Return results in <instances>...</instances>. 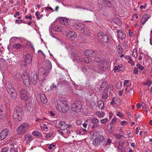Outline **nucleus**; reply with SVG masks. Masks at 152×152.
<instances>
[{
    "label": "nucleus",
    "mask_w": 152,
    "mask_h": 152,
    "mask_svg": "<svg viewBox=\"0 0 152 152\" xmlns=\"http://www.w3.org/2000/svg\"><path fill=\"white\" fill-rule=\"evenodd\" d=\"M100 142H99V141L96 138L95 139L93 142V144L95 146H97L99 145V144Z\"/></svg>",
    "instance_id": "obj_36"
},
{
    "label": "nucleus",
    "mask_w": 152,
    "mask_h": 152,
    "mask_svg": "<svg viewBox=\"0 0 152 152\" xmlns=\"http://www.w3.org/2000/svg\"><path fill=\"white\" fill-rule=\"evenodd\" d=\"M111 142V140L109 138H108L107 140V142L106 143V145H109Z\"/></svg>",
    "instance_id": "obj_53"
},
{
    "label": "nucleus",
    "mask_w": 152,
    "mask_h": 152,
    "mask_svg": "<svg viewBox=\"0 0 152 152\" xmlns=\"http://www.w3.org/2000/svg\"><path fill=\"white\" fill-rule=\"evenodd\" d=\"M116 115L120 118H122L124 116L123 115L119 112H118L117 113Z\"/></svg>",
    "instance_id": "obj_54"
},
{
    "label": "nucleus",
    "mask_w": 152,
    "mask_h": 152,
    "mask_svg": "<svg viewBox=\"0 0 152 152\" xmlns=\"http://www.w3.org/2000/svg\"><path fill=\"white\" fill-rule=\"evenodd\" d=\"M31 76V82L34 85H35L38 82V76L36 72L32 73Z\"/></svg>",
    "instance_id": "obj_12"
},
{
    "label": "nucleus",
    "mask_w": 152,
    "mask_h": 152,
    "mask_svg": "<svg viewBox=\"0 0 152 152\" xmlns=\"http://www.w3.org/2000/svg\"><path fill=\"white\" fill-rule=\"evenodd\" d=\"M151 18V15L147 14L144 15L141 20V23L142 25H143L148 20V19Z\"/></svg>",
    "instance_id": "obj_20"
},
{
    "label": "nucleus",
    "mask_w": 152,
    "mask_h": 152,
    "mask_svg": "<svg viewBox=\"0 0 152 152\" xmlns=\"http://www.w3.org/2000/svg\"><path fill=\"white\" fill-rule=\"evenodd\" d=\"M108 96V94L107 93H103L102 95V99H105L107 98Z\"/></svg>",
    "instance_id": "obj_46"
},
{
    "label": "nucleus",
    "mask_w": 152,
    "mask_h": 152,
    "mask_svg": "<svg viewBox=\"0 0 152 152\" xmlns=\"http://www.w3.org/2000/svg\"><path fill=\"white\" fill-rule=\"evenodd\" d=\"M116 122V120L115 119L113 118L112 120V121L110 122V124H114Z\"/></svg>",
    "instance_id": "obj_64"
},
{
    "label": "nucleus",
    "mask_w": 152,
    "mask_h": 152,
    "mask_svg": "<svg viewBox=\"0 0 152 152\" xmlns=\"http://www.w3.org/2000/svg\"><path fill=\"white\" fill-rule=\"evenodd\" d=\"M27 92L24 89H21L20 92V95L21 98L24 101H26L28 99V97L27 95Z\"/></svg>",
    "instance_id": "obj_9"
},
{
    "label": "nucleus",
    "mask_w": 152,
    "mask_h": 152,
    "mask_svg": "<svg viewBox=\"0 0 152 152\" xmlns=\"http://www.w3.org/2000/svg\"><path fill=\"white\" fill-rule=\"evenodd\" d=\"M32 135L34 136H39L40 134V133L37 131H34L32 132Z\"/></svg>",
    "instance_id": "obj_40"
},
{
    "label": "nucleus",
    "mask_w": 152,
    "mask_h": 152,
    "mask_svg": "<svg viewBox=\"0 0 152 152\" xmlns=\"http://www.w3.org/2000/svg\"><path fill=\"white\" fill-rule=\"evenodd\" d=\"M7 151L8 150L7 148H4L2 149L1 152H7Z\"/></svg>",
    "instance_id": "obj_58"
},
{
    "label": "nucleus",
    "mask_w": 152,
    "mask_h": 152,
    "mask_svg": "<svg viewBox=\"0 0 152 152\" xmlns=\"http://www.w3.org/2000/svg\"><path fill=\"white\" fill-rule=\"evenodd\" d=\"M6 88L9 94L15 91L11 83L7 82L5 85Z\"/></svg>",
    "instance_id": "obj_13"
},
{
    "label": "nucleus",
    "mask_w": 152,
    "mask_h": 152,
    "mask_svg": "<svg viewBox=\"0 0 152 152\" xmlns=\"http://www.w3.org/2000/svg\"><path fill=\"white\" fill-rule=\"evenodd\" d=\"M116 51L118 53H121L123 51V48L122 46L119 45H118L117 47Z\"/></svg>",
    "instance_id": "obj_29"
},
{
    "label": "nucleus",
    "mask_w": 152,
    "mask_h": 152,
    "mask_svg": "<svg viewBox=\"0 0 152 152\" xmlns=\"http://www.w3.org/2000/svg\"><path fill=\"white\" fill-rule=\"evenodd\" d=\"M140 55L139 56V58H138L140 60H141L142 58V57L141 55H144L145 54L144 53H143L142 52H141L140 53Z\"/></svg>",
    "instance_id": "obj_57"
},
{
    "label": "nucleus",
    "mask_w": 152,
    "mask_h": 152,
    "mask_svg": "<svg viewBox=\"0 0 152 152\" xmlns=\"http://www.w3.org/2000/svg\"><path fill=\"white\" fill-rule=\"evenodd\" d=\"M90 107L91 108H93L94 107L95 105V103L94 102L91 101L90 103Z\"/></svg>",
    "instance_id": "obj_49"
},
{
    "label": "nucleus",
    "mask_w": 152,
    "mask_h": 152,
    "mask_svg": "<svg viewBox=\"0 0 152 152\" xmlns=\"http://www.w3.org/2000/svg\"><path fill=\"white\" fill-rule=\"evenodd\" d=\"M53 134V133L52 132L48 134H45L44 136L46 138L49 139L51 137Z\"/></svg>",
    "instance_id": "obj_38"
},
{
    "label": "nucleus",
    "mask_w": 152,
    "mask_h": 152,
    "mask_svg": "<svg viewBox=\"0 0 152 152\" xmlns=\"http://www.w3.org/2000/svg\"><path fill=\"white\" fill-rule=\"evenodd\" d=\"M107 86V83L106 82H104L101 85L100 88L101 90H104L106 88V87Z\"/></svg>",
    "instance_id": "obj_32"
},
{
    "label": "nucleus",
    "mask_w": 152,
    "mask_h": 152,
    "mask_svg": "<svg viewBox=\"0 0 152 152\" xmlns=\"http://www.w3.org/2000/svg\"><path fill=\"white\" fill-rule=\"evenodd\" d=\"M72 24L73 28L78 30H83L85 27L84 25L80 23L78 20H74Z\"/></svg>",
    "instance_id": "obj_8"
},
{
    "label": "nucleus",
    "mask_w": 152,
    "mask_h": 152,
    "mask_svg": "<svg viewBox=\"0 0 152 152\" xmlns=\"http://www.w3.org/2000/svg\"><path fill=\"white\" fill-rule=\"evenodd\" d=\"M107 120H108L107 118H105L101 119L100 120V121L101 124H105L106 123Z\"/></svg>",
    "instance_id": "obj_45"
},
{
    "label": "nucleus",
    "mask_w": 152,
    "mask_h": 152,
    "mask_svg": "<svg viewBox=\"0 0 152 152\" xmlns=\"http://www.w3.org/2000/svg\"><path fill=\"white\" fill-rule=\"evenodd\" d=\"M72 110L75 112H78L80 111L82 109V105L81 102L77 101L75 103L71 105Z\"/></svg>",
    "instance_id": "obj_6"
},
{
    "label": "nucleus",
    "mask_w": 152,
    "mask_h": 152,
    "mask_svg": "<svg viewBox=\"0 0 152 152\" xmlns=\"http://www.w3.org/2000/svg\"><path fill=\"white\" fill-rule=\"evenodd\" d=\"M91 122L93 124L91 126L92 129L100 126V125L98 124L99 123L98 120L96 118H94L91 119Z\"/></svg>",
    "instance_id": "obj_11"
},
{
    "label": "nucleus",
    "mask_w": 152,
    "mask_h": 152,
    "mask_svg": "<svg viewBox=\"0 0 152 152\" xmlns=\"http://www.w3.org/2000/svg\"><path fill=\"white\" fill-rule=\"evenodd\" d=\"M123 144V142L119 143V145H118V148L119 152H125V150L124 148L122 146Z\"/></svg>",
    "instance_id": "obj_27"
},
{
    "label": "nucleus",
    "mask_w": 152,
    "mask_h": 152,
    "mask_svg": "<svg viewBox=\"0 0 152 152\" xmlns=\"http://www.w3.org/2000/svg\"><path fill=\"white\" fill-rule=\"evenodd\" d=\"M122 86V84L121 81H119L117 83L116 88L117 89H119L121 88Z\"/></svg>",
    "instance_id": "obj_37"
},
{
    "label": "nucleus",
    "mask_w": 152,
    "mask_h": 152,
    "mask_svg": "<svg viewBox=\"0 0 152 152\" xmlns=\"http://www.w3.org/2000/svg\"><path fill=\"white\" fill-rule=\"evenodd\" d=\"M10 152H18L17 148H12L10 150Z\"/></svg>",
    "instance_id": "obj_47"
},
{
    "label": "nucleus",
    "mask_w": 152,
    "mask_h": 152,
    "mask_svg": "<svg viewBox=\"0 0 152 152\" xmlns=\"http://www.w3.org/2000/svg\"><path fill=\"white\" fill-rule=\"evenodd\" d=\"M37 98H40L41 101L44 104L47 103V100L46 97L44 94L43 93H40L37 95Z\"/></svg>",
    "instance_id": "obj_17"
},
{
    "label": "nucleus",
    "mask_w": 152,
    "mask_h": 152,
    "mask_svg": "<svg viewBox=\"0 0 152 152\" xmlns=\"http://www.w3.org/2000/svg\"><path fill=\"white\" fill-rule=\"evenodd\" d=\"M99 141V142H102V141L104 140V138L103 136L100 135L96 138Z\"/></svg>",
    "instance_id": "obj_43"
},
{
    "label": "nucleus",
    "mask_w": 152,
    "mask_h": 152,
    "mask_svg": "<svg viewBox=\"0 0 152 152\" xmlns=\"http://www.w3.org/2000/svg\"><path fill=\"white\" fill-rule=\"evenodd\" d=\"M35 15L36 16L38 20L40 18H42L43 16V15L40 14L38 12H36L35 13Z\"/></svg>",
    "instance_id": "obj_44"
},
{
    "label": "nucleus",
    "mask_w": 152,
    "mask_h": 152,
    "mask_svg": "<svg viewBox=\"0 0 152 152\" xmlns=\"http://www.w3.org/2000/svg\"><path fill=\"white\" fill-rule=\"evenodd\" d=\"M94 62L97 66L95 67V70L98 72H99V69H102L104 67L106 63L105 61L103 58L99 57H96Z\"/></svg>",
    "instance_id": "obj_2"
},
{
    "label": "nucleus",
    "mask_w": 152,
    "mask_h": 152,
    "mask_svg": "<svg viewBox=\"0 0 152 152\" xmlns=\"http://www.w3.org/2000/svg\"><path fill=\"white\" fill-rule=\"evenodd\" d=\"M121 102V100L118 97H114L110 102V104L112 105H114L115 104L117 105H119Z\"/></svg>",
    "instance_id": "obj_21"
},
{
    "label": "nucleus",
    "mask_w": 152,
    "mask_h": 152,
    "mask_svg": "<svg viewBox=\"0 0 152 152\" xmlns=\"http://www.w3.org/2000/svg\"><path fill=\"white\" fill-rule=\"evenodd\" d=\"M138 70L137 68H134L133 70V73L135 75H137L138 74Z\"/></svg>",
    "instance_id": "obj_51"
},
{
    "label": "nucleus",
    "mask_w": 152,
    "mask_h": 152,
    "mask_svg": "<svg viewBox=\"0 0 152 152\" xmlns=\"http://www.w3.org/2000/svg\"><path fill=\"white\" fill-rule=\"evenodd\" d=\"M3 114L2 109L0 108V118H1V116L3 115Z\"/></svg>",
    "instance_id": "obj_62"
},
{
    "label": "nucleus",
    "mask_w": 152,
    "mask_h": 152,
    "mask_svg": "<svg viewBox=\"0 0 152 152\" xmlns=\"http://www.w3.org/2000/svg\"><path fill=\"white\" fill-rule=\"evenodd\" d=\"M8 134V131L4 129L0 133V140H2L5 139L7 136Z\"/></svg>",
    "instance_id": "obj_16"
},
{
    "label": "nucleus",
    "mask_w": 152,
    "mask_h": 152,
    "mask_svg": "<svg viewBox=\"0 0 152 152\" xmlns=\"http://www.w3.org/2000/svg\"><path fill=\"white\" fill-rule=\"evenodd\" d=\"M115 136L116 138L118 139H120L121 137V135L119 134H116Z\"/></svg>",
    "instance_id": "obj_59"
},
{
    "label": "nucleus",
    "mask_w": 152,
    "mask_h": 152,
    "mask_svg": "<svg viewBox=\"0 0 152 152\" xmlns=\"http://www.w3.org/2000/svg\"><path fill=\"white\" fill-rule=\"evenodd\" d=\"M96 54V52L92 50H88L85 52V54L87 56L94 57Z\"/></svg>",
    "instance_id": "obj_14"
},
{
    "label": "nucleus",
    "mask_w": 152,
    "mask_h": 152,
    "mask_svg": "<svg viewBox=\"0 0 152 152\" xmlns=\"http://www.w3.org/2000/svg\"><path fill=\"white\" fill-rule=\"evenodd\" d=\"M123 92V90L119 91L118 92V94L119 96H121L122 95Z\"/></svg>",
    "instance_id": "obj_61"
},
{
    "label": "nucleus",
    "mask_w": 152,
    "mask_h": 152,
    "mask_svg": "<svg viewBox=\"0 0 152 152\" xmlns=\"http://www.w3.org/2000/svg\"><path fill=\"white\" fill-rule=\"evenodd\" d=\"M136 66L141 71H142L144 68V66L139 63L137 64Z\"/></svg>",
    "instance_id": "obj_41"
},
{
    "label": "nucleus",
    "mask_w": 152,
    "mask_h": 152,
    "mask_svg": "<svg viewBox=\"0 0 152 152\" xmlns=\"http://www.w3.org/2000/svg\"><path fill=\"white\" fill-rule=\"evenodd\" d=\"M98 38L99 39L100 41L102 42L108 43L110 42V39L109 36L104 34V33L102 32H100L98 33Z\"/></svg>",
    "instance_id": "obj_5"
},
{
    "label": "nucleus",
    "mask_w": 152,
    "mask_h": 152,
    "mask_svg": "<svg viewBox=\"0 0 152 152\" xmlns=\"http://www.w3.org/2000/svg\"><path fill=\"white\" fill-rule=\"evenodd\" d=\"M67 37L68 39L71 40H73L77 37L76 33L74 31H70L67 34Z\"/></svg>",
    "instance_id": "obj_10"
},
{
    "label": "nucleus",
    "mask_w": 152,
    "mask_h": 152,
    "mask_svg": "<svg viewBox=\"0 0 152 152\" xmlns=\"http://www.w3.org/2000/svg\"><path fill=\"white\" fill-rule=\"evenodd\" d=\"M116 31L118 38H120L121 39L123 40L126 37V34L121 30H117Z\"/></svg>",
    "instance_id": "obj_19"
},
{
    "label": "nucleus",
    "mask_w": 152,
    "mask_h": 152,
    "mask_svg": "<svg viewBox=\"0 0 152 152\" xmlns=\"http://www.w3.org/2000/svg\"><path fill=\"white\" fill-rule=\"evenodd\" d=\"M6 61L3 58L0 59V67L4 66L6 63Z\"/></svg>",
    "instance_id": "obj_35"
},
{
    "label": "nucleus",
    "mask_w": 152,
    "mask_h": 152,
    "mask_svg": "<svg viewBox=\"0 0 152 152\" xmlns=\"http://www.w3.org/2000/svg\"><path fill=\"white\" fill-rule=\"evenodd\" d=\"M127 123V122L125 121H121L120 123L121 125H124Z\"/></svg>",
    "instance_id": "obj_63"
},
{
    "label": "nucleus",
    "mask_w": 152,
    "mask_h": 152,
    "mask_svg": "<svg viewBox=\"0 0 152 152\" xmlns=\"http://www.w3.org/2000/svg\"><path fill=\"white\" fill-rule=\"evenodd\" d=\"M23 114V113L22 109L16 107L14 110L13 117L15 119L20 121L22 119Z\"/></svg>",
    "instance_id": "obj_3"
},
{
    "label": "nucleus",
    "mask_w": 152,
    "mask_h": 152,
    "mask_svg": "<svg viewBox=\"0 0 152 152\" xmlns=\"http://www.w3.org/2000/svg\"><path fill=\"white\" fill-rule=\"evenodd\" d=\"M56 146V145H54L52 143L49 145L48 147V148L50 150H51L53 147H54Z\"/></svg>",
    "instance_id": "obj_55"
},
{
    "label": "nucleus",
    "mask_w": 152,
    "mask_h": 152,
    "mask_svg": "<svg viewBox=\"0 0 152 152\" xmlns=\"http://www.w3.org/2000/svg\"><path fill=\"white\" fill-rule=\"evenodd\" d=\"M30 64H28L26 62V61H22L20 62V65L23 68H26L27 67L28 65Z\"/></svg>",
    "instance_id": "obj_25"
},
{
    "label": "nucleus",
    "mask_w": 152,
    "mask_h": 152,
    "mask_svg": "<svg viewBox=\"0 0 152 152\" xmlns=\"http://www.w3.org/2000/svg\"><path fill=\"white\" fill-rule=\"evenodd\" d=\"M22 78L23 80L24 84L28 87L30 85V80L29 75L26 72H24L22 76Z\"/></svg>",
    "instance_id": "obj_7"
},
{
    "label": "nucleus",
    "mask_w": 152,
    "mask_h": 152,
    "mask_svg": "<svg viewBox=\"0 0 152 152\" xmlns=\"http://www.w3.org/2000/svg\"><path fill=\"white\" fill-rule=\"evenodd\" d=\"M12 92V93H9L10 94V96L13 99H15L16 98L17 96V94L14 91Z\"/></svg>",
    "instance_id": "obj_33"
},
{
    "label": "nucleus",
    "mask_w": 152,
    "mask_h": 152,
    "mask_svg": "<svg viewBox=\"0 0 152 152\" xmlns=\"http://www.w3.org/2000/svg\"><path fill=\"white\" fill-rule=\"evenodd\" d=\"M13 48L16 50L20 49L22 47V45L19 43L14 44L12 45Z\"/></svg>",
    "instance_id": "obj_28"
},
{
    "label": "nucleus",
    "mask_w": 152,
    "mask_h": 152,
    "mask_svg": "<svg viewBox=\"0 0 152 152\" xmlns=\"http://www.w3.org/2000/svg\"><path fill=\"white\" fill-rule=\"evenodd\" d=\"M96 114L98 117L101 118L103 117L105 115V113L102 111L97 112L96 113Z\"/></svg>",
    "instance_id": "obj_30"
},
{
    "label": "nucleus",
    "mask_w": 152,
    "mask_h": 152,
    "mask_svg": "<svg viewBox=\"0 0 152 152\" xmlns=\"http://www.w3.org/2000/svg\"><path fill=\"white\" fill-rule=\"evenodd\" d=\"M68 128V129H71L72 130V129L74 127V126L73 125L69 124H68L67 125Z\"/></svg>",
    "instance_id": "obj_52"
},
{
    "label": "nucleus",
    "mask_w": 152,
    "mask_h": 152,
    "mask_svg": "<svg viewBox=\"0 0 152 152\" xmlns=\"http://www.w3.org/2000/svg\"><path fill=\"white\" fill-rule=\"evenodd\" d=\"M26 103H27V102ZM28 105H29V104H28ZM26 107L27 110L28 111H30L31 110V106L30 104H29V105H28L27 103H26Z\"/></svg>",
    "instance_id": "obj_48"
},
{
    "label": "nucleus",
    "mask_w": 152,
    "mask_h": 152,
    "mask_svg": "<svg viewBox=\"0 0 152 152\" xmlns=\"http://www.w3.org/2000/svg\"><path fill=\"white\" fill-rule=\"evenodd\" d=\"M56 108L59 112L65 113L69 110V107L66 101L60 100L57 102Z\"/></svg>",
    "instance_id": "obj_1"
},
{
    "label": "nucleus",
    "mask_w": 152,
    "mask_h": 152,
    "mask_svg": "<svg viewBox=\"0 0 152 152\" xmlns=\"http://www.w3.org/2000/svg\"><path fill=\"white\" fill-rule=\"evenodd\" d=\"M90 58L88 57H86L84 58V61L87 64H88L90 62Z\"/></svg>",
    "instance_id": "obj_50"
},
{
    "label": "nucleus",
    "mask_w": 152,
    "mask_h": 152,
    "mask_svg": "<svg viewBox=\"0 0 152 152\" xmlns=\"http://www.w3.org/2000/svg\"><path fill=\"white\" fill-rule=\"evenodd\" d=\"M46 64L47 66V70H50L52 68V66L51 62L48 60L46 61Z\"/></svg>",
    "instance_id": "obj_26"
},
{
    "label": "nucleus",
    "mask_w": 152,
    "mask_h": 152,
    "mask_svg": "<svg viewBox=\"0 0 152 152\" xmlns=\"http://www.w3.org/2000/svg\"><path fill=\"white\" fill-rule=\"evenodd\" d=\"M134 92V91L133 90L132 88H131L128 91V93L129 95H130L132 94Z\"/></svg>",
    "instance_id": "obj_56"
},
{
    "label": "nucleus",
    "mask_w": 152,
    "mask_h": 152,
    "mask_svg": "<svg viewBox=\"0 0 152 152\" xmlns=\"http://www.w3.org/2000/svg\"><path fill=\"white\" fill-rule=\"evenodd\" d=\"M60 24L65 26L69 24V22L67 18H61L59 20Z\"/></svg>",
    "instance_id": "obj_23"
},
{
    "label": "nucleus",
    "mask_w": 152,
    "mask_h": 152,
    "mask_svg": "<svg viewBox=\"0 0 152 152\" xmlns=\"http://www.w3.org/2000/svg\"><path fill=\"white\" fill-rule=\"evenodd\" d=\"M129 80H125L124 83V86L127 85V84L129 82Z\"/></svg>",
    "instance_id": "obj_60"
},
{
    "label": "nucleus",
    "mask_w": 152,
    "mask_h": 152,
    "mask_svg": "<svg viewBox=\"0 0 152 152\" xmlns=\"http://www.w3.org/2000/svg\"><path fill=\"white\" fill-rule=\"evenodd\" d=\"M29 126V124L26 123H23L20 125L17 129L18 135L24 134L28 129Z\"/></svg>",
    "instance_id": "obj_4"
},
{
    "label": "nucleus",
    "mask_w": 152,
    "mask_h": 152,
    "mask_svg": "<svg viewBox=\"0 0 152 152\" xmlns=\"http://www.w3.org/2000/svg\"><path fill=\"white\" fill-rule=\"evenodd\" d=\"M33 137L29 134H27L24 136V139L26 141V143L28 144L33 140Z\"/></svg>",
    "instance_id": "obj_18"
},
{
    "label": "nucleus",
    "mask_w": 152,
    "mask_h": 152,
    "mask_svg": "<svg viewBox=\"0 0 152 152\" xmlns=\"http://www.w3.org/2000/svg\"><path fill=\"white\" fill-rule=\"evenodd\" d=\"M58 127L61 130H64L68 128L67 125L64 121H60L58 124Z\"/></svg>",
    "instance_id": "obj_15"
},
{
    "label": "nucleus",
    "mask_w": 152,
    "mask_h": 152,
    "mask_svg": "<svg viewBox=\"0 0 152 152\" xmlns=\"http://www.w3.org/2000/svg\"><path fill=\"white\" fill-rule=\"evenodd\" d=\"M104 102L101 100H99L98 102V105L99 108L103 110L104 109Z\"/></svg>",
    "instance_id": "obj_24"
},
{
    "label": "nucleus",
    "mask_w": 152,
    "mask_h": 152,
    "mask_svg": "<svg viewBox=\"0 0 152 152\" xmlns=\"http://www.w3.org/2000/svg\"><path fill=\"white\" fill-rule=\"evenodd\" d=\"M53 29L57 32L61 31V29L59 26L54 27H53Z\"/></svg>",
    "instance_id": "obj_39"
},
{
    "label": "nucleus",
    "mask_w": 152,
    "mask_h": 152,
    "mask_svg": "<svg viewBox=\"0 0 152 152\" xmlns=\"http://www.w3.org/2000/svg\"><path fill=\"white\" fill-rule=\"evenodd\" d=\"M25 61L28 64H30L31 62V56L30 54H27L25 55Z\"/></svg>",
    "instance_id": "obj_22"
},
{
    "label": "nucleus",
    "mask_w": 152,
    "mask_h": 152,
    "mask_svg": "<svg viewBox=\"0 0 152 152\" xmlns=\"http://www.w3.org/2000/svg\"><path fill=\"white\" fill-rule=\"evenodd\" d=\"M127 59L129 60L128 62L129 63L131 64L132 66L134 65V63L133 61L131 59V57L130 56H128Z\"/></svg>",
    "instance_id": "obj_34"
},
{
    "label": "nucleus",
    "mask_w": 152,
    "mask_h": 152,
    "mask_svg": "<svg viewBox=\"0 0 152 152\" xmlns=\"http://www.w3.org/2000/svg\"><path fill=\"white\" fill-rule=\"evenodd\" d=\"M15 79L17 81L20 80L22 78L20 74L19 73L15 74Z\"/></svg>",
    "instance_id": "obj_31"
},
{
    "label": "nucleus",
    "mask_w": 152,
    "mask_h": 152,
    "mask_svg": "<svg viewBox=\"0 0 152 152\" xmlns=\"http://www.w3.org/2000/svg\"><path fill=\"white\" fill-rule=\"evenodd\" d=\"M132 56L134 58H137V51L136 49H134L133 52Z\"/></svg>",
    "instance_id": "obj_42"
}]
</instances>
